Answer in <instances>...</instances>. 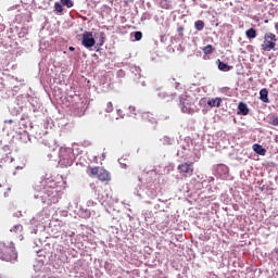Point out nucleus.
Instances as JSON below:
<instances>
[{"instance_id": "obj_24", "label": "nucleus", "mask_w": 278, "mask_h": 278, "mask_svg": "<svg viewBox=\"0 0 278 278\" xmlns=\"http://www.w3.org/2000/svg\"><path fill=\"white\" fill-rule=\"evenodd\" d=\"M177 31H178L180 38H184V26H179V27L177 28Z\"/></svg>"}, {"instance_id": "obj_12", "label": "nucleus", "mask_w": 278, "mask_h": 278, "mask_svg": "<svg viewBox=\"0 0 278 278\" xmlns=\"http://www.w3.org/2000/svg\"><path fill=\"white\" fill-rule=\"evenodd\" d=\"M216 64L218 66V70L223 71L224 73H228V71H231V68H233V66H230L227 63H224L223 61H220V59L216 61Z\"/></svg>"}, {"instance_id": "obj_22", "label": "nucleus", "mask_w": 278, "mask_h": 278, "mask_svg": "<svg viewBox=\"0 0 278 278\" xmlns=\"http://www.w3.org/2000/svg\"><path fill=\"white\" fill-rule=\"evenodd\" d=\"M11 231L14 233H18V231H23V225H16L13 228H11Z\"/></svg>"}, {"instance_id": "obj_26", "label": "nucleus", "mask_w": 278, "mask_h": 278, "mask_svg": "<svg viewBox=\"0 0 278 278\" xmlns=\"http://www.w3.org/2000/svg\"><path fill=\"white\" fill-rule=\"evenodd\" d=\"M110 5H114V0H106Z\"/></svg>"}, {"instance_id": "obj_16", "label": "nucleus", "mask_w": 278, "mask_h": 278, "mask_svg": "<svg viewBox=\"0 0 278 278\" xmlns=\"http://www.w3.org/2000/svg\"><path fill=\"white\" fill-rule=\"evenodd\" d=\"M194 27H195L197 31H203V29H205V22H203L202 20H198L194 23Z\"/></svg>"}, {"instance_id": "obj_8", "label": "nucleus", "mask_w": 278, "mask_h": 278, "mask_svg": "<svg viewBox=\"0 0 278 278\" xmlns=\"http://www.w3.org/2000/svg\"><path fill=\"white\" fill-rule=\"evenodd\" d=\"M223 103V98H202L200 100V105H208L210 108H218Z\"/></svg>"}, {"instance_id": "obj_15", "label": "nucleus", "mask_w": 278, "mask_h": 278, "mask_svg": "<svg viewBox=\"0 0 278 278\" xmlns=\"http://www.w3.org/2000/svg\"><path fill=\"white\" fill-rule=\"evenodd\" d=\"M253 151L258 155H266V149H264V147H262L261 144H253Z\"/></svg>"}, {"instance_id": "obj_20", "label": "nucleus", "mask_w": 278, "mask_h": 278, "mask_svg": "<svg viewBox=\"0 0 278 278\" xmlns=\"http://www.w3.org/2000/svg\"><path fill=\"white\" fill-rule=\"evenodd\" d=\"M62 5H65V8H73L74 3L73 0H61Z\"/></svg>"}, {"instance_id": "obj_14", "label": "nucleus", "mask_w": 278, "mask_h": 278, "mask_svg": "<svg viewBox=\"0 0 278 278\" xmlns=\"http://www.w3.org/2000/svg\"><path fill=\"white\" fill-rule=\"evenodd\" d=\"M268 125H273L274 127H278V116L275 114H269L267 116Z\"/></svg>"}, {"instance_id": "obj_13", "label": "nucleus", "mask_w": 278, "mask_h": 278, "mask_svg": "<svg viewBox=\"0 0 278 278\" xmlns=\"http://www.w3.org/2000/svg\"><path fill=\"white\" fill-rule=\"evenodd\" d=\"M260 99L263 101V103L270 102V100H268V89L264 88L260 91Z\"/></svg>"}, {"instance_id": "obj_5", "label": "nucleus", "mask_w": 278, "mask_h": 278, "mask_svg": "<svg viewBox=\"0 0 278 278\" xmlns=\"http://www.w3.org/2000/svg\"><path fill=\"white\" fill-rule=\"evenodd\" d=\"M36 192H41L42 195H40L41 199H49V197H53L55 194V189H53L52 185H35Z\"/></svg>"}, {"instance_id": "obj_25", "label": "nucleus", "mask_w": 278, "mask_h": 278, "mask_svg": "<svg viewBox=\"0 0 278 278\" xmlns=\"http://www.w3.org/2000/svg\"><path fill=\"white\" fill-rule=\"evenodd\" d=\"M175 97H176L175 93L167 96V101H174Z\"/></svg>"}, {"instance_id": "obj_27", "label": "nucleus", "mask_w": 278, "mask_h": 278, "mask_svg": "<svg viewBox=\"0 0 278 278\" xmlns=\"http://www.w3.org/2000/svg\"><path fill=\"white\" fill-rule=\"evenodd\" d=\"M70 51H75V48L74 47H70Z\"/></svg>"}, {"instance_id": "obj_11", "label": "nucleus", "mask_w": 278, "mask_h": 278, "mask_svg": "<svg viewBox=\"0 0 278 278\" xmlns=\"http://www.w3.org/2000/svg\"><path fill=\"white\" fill-rule=\"evenodd\" d=\"M143 121H148V123H151L152 125H155L157 123V118L155 117V114L151 112H146L142 114Z\"/></svg>"}, {"instance_id": "obj_19", "label": "nucleus", "mask_w": 278, "mask_h": 278, "mask_svg": "<svg viewBox=\"0 0 278 278\" xmlns=\"http://www.w3.org/2000/svg\"><path fill=\"white\" fill-rule=\"evenodd\" d=\"M54 12H56V14H62V12H64V7H62V4L60 2H55L54 3Z\"/></svg>"}, {"instance_id": "obj_29", "label": "nucleus", "mask_w": 278, "mask_h": 278, "mask_svg": "<svg viewBox=\"0 0 278 278\" xmlns=\"http://www.w3.org/2000/svg\"><path fill=\"white\" fill-rule=\"evenodd\" d=\"M264 23H265V24H268V20H265Z\"/></svg>"}, {"instance_id": "obj_23", "label": "nucleus", "mask_w": 278, "mask_h": 278, "mask_svg": "<svg viewBox=\"0 0 278 278\" xmlns=\"http://www.w3.org/2000/svg\"><path fill=\"white\" fill-rule=\"evenodd\" d=\"M135 40H142V34L140 31L135 33Z\"/></svg>"}, {"instance_id": "obj_10", "label": "nucleus", "mask_w": 278, "mask_h": 278, "mask_svg": "<svg viewBox=\"0 0 278 278\" xmlns=\"http://www.w3.org/2000/svg\"><path fill=\"white\" fill-rule=\"evenodd\" d=\"M249 112H250V110H249V106L247 105V103L239 102L237 114H241L242 116H249Z\"/></svg>"}, {"instance_id": "obj_7", "label": "nucleus", "mask_w": 278, "mask_h": 278, "mask_svg": "<svg viewBox=\"0 0 278 278\" xmlns=\"http://www.w3.org/2000/svg\"><path fill=\"white\" fill-rule=\"evenodd\" d=\"M178 173L186 177H192L194 175V163H181L178 165Z\"/></svg>"}, {"instance_id": "obj_21", "label": "nucleus", "mask_w": 278, "mask_h": 278, "mask_svg": "<svg viewBox=\"0 0 278 278\" xmlns=\"http://www.w3.org/2000/svg\"><path fill=\"white\" fill-rule=\"evenodd\" d=\"M105 112H114V104L112 102L106 103Z\"/></svg>"}, {"instance_id": "obj_1", "label": "nucleus", "mask_w": 278, "mask_h": 278, "mask_svg": "<svg viewBox=\"0 0 278 278\" xmlns=\"http://www.w3.org/2000/svg\"><path fill=\"white\" fill-rule=\"evenodd\" d=\"M18 254L16 253V247L14 242L0 241V260L2 262H16Z\"/></svg>"}, {"instance_id": "obj_9", "label": "nucleus", "mask_w": 278, "mask_h": 278, "mask_svg": "<svg viewBox=\"0 0 278 278\" xmlns=\"http://www.w3.org/2000/svg\"><path fill=\"white\" fill-rule=\"evenodd\" d=\"M86 104L84 102H77L76 108L73 109L74 116L81 117L84 114H86Z\"/></svg>"}, {"instance_id": "obj_6", "label": "nucleus", "mask_w": 278, "mask_h": 278, "mask_svg": "<svg viewBox=\"0 0 278 278\" xmlns=\"http://www.w3.org/2000/svg\"><path fill=\"white\" fill-rule=\"evenodd\" d=\"M81 45L85 47V49H92L97 45V40L94 39V35H92V31L86 30L81 35Z\"/></svg>"}, {"instance_id": "obj_2", "label": "nucleus", "mask_w": 278, "mask_h": 278, "mask_svg": "<svg viewBox=\"0 0 278 278\" xmlns=\"http://www.w3.org/2000/svg\"><path fill=\"white\" fill-rule=\"evenodd\" d=\"M87 175H89L92 178L97 177L99 179V181H102V182H105V184L112 181V174H110L108 172V169H105L103 167L88 166L87 167Z\"/></svg>"}, {"instance_id": "obj_3", "label": "nucleus", "mask_w": 278, "mask_h": 278, "mask_svg": "<svg viewBox=\"0 0 278 278\" xmlns=\"http://www.w3.org/2000/svg\"><path fill=\"white\" fill-rule=\"evenodd\" d=\"M277 35L273 33H266L264 35V41L261 45V51H277Z\"/></svg>"}, {"instance_id": "obj_18", "label": "nucleus", "mask_w": 278, "mask_h": 278, "mask_svg": "<svg viewBox=\"0 0 278 278\" xmlns=\"http://www.w3.org/2000/svg\"><path fill=\"white\" fill-rule=\"evenodd\" d=\"M203 53L205 55H212V53H214V47L212 45H207L203 48Z\"/></svg>"}, {"instance_id": "obj_4", "label": "nucleus", "mask_w": 278, "mask_h": 278, "mask_svg": "<svg viewBox=\"0 0 278 278\" xmlns=\"http://www.w3.org/2000/svg\"><path fill=\"white\" fill-rule=\"evenodd\" d=\"M180 109L184 114H194V101L190 96H182L180 98Z\"/></svg>"}, {"instance_id": "obj_17", "label": "nucleus", "mask_w": 278, "mask_h": 278, "mask_svg": "<svg viewBox=\"0 0 278 278\" xmlns=\"http://www.w3.org/2000/svg\"><path fill=\"white\" fill-rule=\"evenodd\" d=\"M245 36L250 39L257 38V30H255V28H250L245 31Z\"/></svg>"}, {"instance_id": "obj_28", "label": "nucleus", "mask_w": 278, "mask_h": 278, "mask_svg": "<svg viewBox=\"0 0 278 278\" xmlns=\"http://www.w3.org/2000/svg\"><path fill=\"white\" fill-rule=\"evenodd\" d=\"M8 123L12 124V123H14V121H12V119H9V121H8Z\"/></svg>"}]
</instances>
